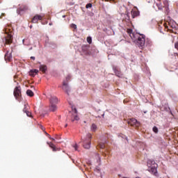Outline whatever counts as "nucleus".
Instances as JSON below:
<instances>
[{"label": "nucleus", "mask_w": 178, "mask_h": 178, "mask_svg": "<svg viewBox=\"0 0 178 178\" xmlns=\"http://www.w3.org/2000/svg\"><path fill=\"white\" fill-rule=\"evenodd\" d=\"M127 33L136 45H138V47H144L145 45V36L144 35L133 32L131 29H128Z\"/></svg>", "instance_id": "1"}, {"label": "nucleus", "mask_w": 178, "mask_h": 178, "mask_svg": "<svg viewBox=\"0 0 178 178\" xmlns=\"http://www.w3.org/2000/svg\"><path fill=\"white\" fill-rule=\"evenodd\" d=\"M147 167H148V171L149 173H152V175H154V176H156L158 175V164L155 163V161L154 160H148L147 161Z\"/></svg>", "instance_id": "2"}, {"label": "nucleus", "mask_w": 178, "mask_h": 178, "mask_svg": "<svg viewBox=\"0 0 178 178\" xmlns=\"http://www.w3.org/2000/svg\"><path fill=\"white\" fill-rule=\"evenodd\" d=\"M91 138V134H88L86 138H83V148L86 149H90L91 148V143L90 140Z\"/></svg>", "instance_id": "3"}, {"label": "nucleus", "mask_w": 178, "mask_h": 178, "mask_svg": "<svg viewBox=\"0 0 178 178\" xmlns=\"http://www.w3.org/2000/svg\"><path fill=\"white\" fill-rule=\"evenodd\" d=\"M157 1L154 2L153 8L155 10H162V3H161V0H156Z\"/></svg>", "instance_id": "4"}, {"label": "nucleus", "mask_w": 178, "mask_h": 178, "mask_svg": "<svg viewBox=\"0 0 178 178\" xmlns=\"http://www.w3.org/2000/svg\"><path fill=\"white\" fill-rule=\"evenodd\" d=\"M128 124L131 126H140V122L136 118H131L128 121Z\"/></svg>", "instance_id": "5"}, {"label": "nucleus", "mask_w": 178, "mask_h": 178, "mask_svg": "<svg viewBox=\"0 0 178 178\" xmlns=\"http://www.w3.org/2000/svg\"><path fill=\"white\" fill-rule=\"evenodd\" d=\"M12 34L7 33L6 37H5V38L3 39L5 44H10V42H12Z\"/></svg>", "instance_id": "6"}, {"label": "nucleus", "mask_w": 178, "mask_h": 178, "mask_svg": "<svg viewBox=\"0 0 178 178\" xmlns=\"http://www.w3.org/2000/svg\"><path fill=\"white\" fill-rule=\"evenodd\" d=\"M20 95H21L20 87L17 86L14 90V97H15L16 99H17V98H19Z\"/></svg>", "instance_id": "7"}, {"label": "nucleus", "mask_w": 178, "mask_h": 178, "mask_svg": "<svg viewBox=\"0 0 178 178\" xmlns=\"http://www.w3.org/2000/svg\"><path fill=\"white\" fill-rule=\"evenodd\" d=\"M62 88L66 94H69V92H70V87H69V85L65 81L63 82Z\"/></svg>", "instance_id": "8"}, {"label": "nucleus", "mask_w": 178, "mask_h": 178, "mask_svg": "<svg viewBox=\"0 0 178 178\" xmlns=\"http://www.w3.org/2000/svg\"><path fill=\"white\" fill-rule=\"evenodd\" d=\"M131 15H132V17H136V16H138L140 15V11H138L137 8L135 7L131 10Z\"/></svg>", "instance_id": "9"}, {"label": "nucleus", "mask_w": 178, "mask_h": 178, "mask_svg": "<svg viewBox=\"0 0 178 178\" xmlns=\"http://www.w3.org/2000/svg\"><path fill=\"white\" fill-rule=\"evenodd\" d=\"M58 102H59V100L58 99V97H56L55 96H51L50 97V104H53L54 105H56V104H58Z\"/></svg>", "instance_id": "10"}, {"label": "nucleus", "mask_w": 178, "mask_h": 178, "mask_svg": "<svg viewBox=\"0 0 178 178\" xmlns=\"http://www.w3.org/2000/svg\"><path fill=\"white\" fill-rule=\"evenodd\" d=\"M72 112L74 113V119L72 120V122H74V120H79L80 118L79 116H77V109L76 108L72 107Z\"/></svg>", "instance_id": "11"}, {"label": "nucleus", "mask_w": 178, "mask_h": 178, "mask_svg": "<svg viewBox=\"0 0 178 178\" xmlns=\"http://www.w3.org/2000/svg\"><path fill=\"white\" fill-rule=\"evenodd\" d=\"M41 19H42V16L38 15H35L32 19V23H37V22L41 20Z\"/></svg>", "instance_id": "12"}, {"label": "nucleus", "mask_w": 178, "mask_h": 178, "mask_svg": "<svg viewBox=\"0 0 178 178\" xmlns=\"http://www.w3.org/2000/svg\"><path fill=\"white\" fill-rule=\"evenodd\" d=\"M38 74V70H31L29 71V75L31 76L32 77H34V76H35V74Z\"/></svg>", "instance_id": "13"}, {"label": "nucleus", "mask_w": 178, "mask_h": 178, "mask_svg": "<svg viewBox=\"0 0 178 178\" xmlns=\"http://www.w3.org/2000/svg\"><path fill=\"white\" fill-rule=\"evenodd\" d=\"M58 109L56 104H51L49 111L50 112H55Z\"/></svg>", "instance_id": "14"}, {"label": "nucleus", "mask_w": 178, "mask_h": 178, "mask_svg": "<svg viewBox=\"0 0 178 178\" xmlns=\"http://www.w3.org/2000/svg\"><path fill=\"white\" fill-rule=\"evenodd\" d=\"M6 60H12V54L8 52L5 55Z\"/></svg>", "instance_id": "15"}, {"label": "nucleus", "mask_w": 178, "mask_h": 178, "mask_svg": "<svg viewBox=\"0 0 178 178\" xmlns=\"http://www.w3.org/2000/svg\"><path fill=\"white\" fill-rule=\"evenodd\" d=\"M48 145L53 149L54 152L56 151V147H55V145L52 143L47 142Z\"/></svg>", "instance_id": "16"}, {"label": "nucleus", "mask_w": 178, "mask_h": 178, "mask_svg": "<svg viewBox=\"0 0 178 178\" xmlns=\"http://www.w3.org/2000/svg\"><path fill=\"white\" fill-rule=\"evenodd\" d=\"M39 69L41 72H43V73H45V72H47V67L45 65H40L39 67Z\"/></svg>", "instance_id": "17"}, {"label": "nucleus", "mask_w": 178, "mask_h": 178, "mask_svg": "<svg viewBox=\"0 0 178 178\" xmlns=\"http://www.w3.org/2000/svg\"><path fill=\"white\" fill-rule=\"evenodd\" d=\"M95 156H96L97 165H100L101 164V157L99 156V154H96Z\"/></svg>", "instance_id": "18"}, {"label": "nucleus", "mask_w": 178, "mask_h": 178, "mask_svg": "<svg viewBox=\"0 0 178 178\" xmlns=\"http://www.w3.org/2000/svg\"><path fill=\"white\" fill-rule=\"evenodd\" d=\"M91 131H97V125L95 124H92L90 127Z\"/></svg>", "instance_id": "19"}, {"label": "nucleus", "mask_w": 178, "mask_h": 178, "mask_svg": "<svg viewBox=\"0 0 178 178\" xmlns=\"http://www.w3.org/2000/svg\"><path fill=\"white\" fill-rule=\"evenodd\" d=\"M26 94L29 95V97H33L34 95V92H33L31 90H28L26 91Z\"/></svg>", "instance_id": "20"}, {"label": "nucleus", "mask_w": 178, "mask_h": 178, "mask_svg": "<svg viewBox=\"0 0 178 178\" xmlns=\"http://www.w3.org/2000/svg\"><path fill=\"white\" fill-rule=\"evenodd\" d=\"M87 42H88V44H91L92 42V38L91 37H88Z\"/></svg>", "instance_id": "21"}, {"label": "nucleus", "mask_w": 178, "mask_h": 178, "mask_svg": "<svg viewBox=\"0 0 178 178\" xmlns=\"http://www.w3.org/2000/svg\"><path fill=\"white\" fill-rule=\"evenodd\" d=\"M70 27H71L72 29H74V30H76V29H77V25H76V24H72L70 25Z\"/></svg>", "instance_id": "22"}, {"label": "nucleus", "mask_w": 178, "mask_h": 178, "mask_svg": "<svg viewBox=\"0 0 178 178\" xmlns=\"http://www.w3.org/2000/svg\"><path fill=\"white\" fill-rule=\"evenodd\" d=\"M115 74H116V76H118V77H120L122 76V74H120V72L118 70L115 71Z\"/></svg>", "instance_id": "23"}, {"label": "nucleus", "mask_w": 178, "mask_h": 178, "mask_svg": "<svg viewBox=\"0 0 178 178\" xmlns=\"http://www.w3.org/2000/svg\"><path fill=\"white\" fill-rule=\"evenodd\" d=\"M86 9H90V8H92V4L91 3H89L86 5Z\"/></svg>", "instance_id": "24"}, {"label": "nucleus", "mask_w": 178, "mask_h": 178, "mask_svg": "<svg viewBox=\"0 0 178 178\" xmlns=\"http://www.w3.org/2000/svg\"><path fill=\"white\" fill-rule=\"evenodd\" d=\"M153 131H154V133H158V131H159V130H158V127H153Z\"/></svg>", "instance_id": "25"}, {"label": "nucleus", "mask_w": 178, "mask_h": 178, "mask_svg": "<svg viewBox=\"0 0 178 178\" xmlns=\"http://www.w3.org/2000/svg\"><path fill=\"white\" fill-rule=\"evenodd\" d=\"M25 113L26 114V116H28V118H31V113H30L29 111H26Z\"/></svg>", "instance_id": "26"}, {"label": "nucleus", "mask_w": 178, "mask_h": 178, "mask_svg": "<svg viewBox=\"0 0 178 178\" xmlns=\"http://www.w3.org/2000/svg\"><path fill=\"white\" fill-rule=\"evenodd\" d=\"M28 111H27V106L25 104L24 105V108L23 109V113H26V112H27Z\"/></svg>", "instance_id": "27"}, {"label": "nucleus", "mask_w": 178, "mask_h": 178, "mask_svg": "<svg viewBox=\"0 0 178 178\" xmlns=\"http://www.w3.org/2000/svg\"><path fill=\"white\" fill-rule=\"evenodd\" d=\"M72 147L74 148L75 151H77V148H79V145L77 144L72 145Z\"/></svg>", "instance_id": "28"}, {"label": "nucleus", "mask_w": 178, "mask_h": 178, "mask_svg": "<svg viewBox=\"0 0 178 178\" xmlns=\"http://www.w3.org/2000/svg\"><path fill=\"white\" fill-rule=\"evenodd\" d=\"M175 47L176 48V49H178V42L175 43Z\"/></svg>", "instance_id": "29"}, {"label": "nucleus", "mask_w": 178, "mask_h": 178, "mask_svg": "<svg viewBox=\"0 0 178 178\" xmlns=\"http://www.w3.org/2000/svg\"><path fill=\"white\" fill-rule=\"evenodd\" d=\"M81 51H82V53L83 54L84 53V45H82Z\"/></svg>", "instance_id": "30"}, {"label": "nucleus", "mask_w": 178, "mask_h": 178, "mask_svg": "<svg viewBox=\"0 0 178 178\" xmlns=\"http://www.w3.org/2000/svg\"><path fill=\"white\" fill-rule=\"evenodd\" d=\"M45 134H47V136H48V137H49V138H50V140H51V136H49V134H48L47 132H45Z\"/></svg>", "instance_id": "31"}, {"label": "nucleus", "mask_w": 178, "mask_h": 178, "mask_svg": "<svg viewBox=\"0 0 178 178\" xmlns=\"http://www.w3.org/2000/svg\"><path fill=\"white\" fill-rule=\"evenodd\" d=\"M99 147H100V148H104L105 146H104V145H102V144H100Z\"/></svg>", "instance_id": "32"}, {"label": "nucleus", "mask_w": 178, "mask_h": 178, "mask_svg": "<svg viewBox=\"0 0 178 178\" xmlns=\"http://www.w3.org/2000/svg\"><path fill=\"white\" fill-rule=\"evenodd\" d=\"M70 75H68L67 76V78H66V80H69V79H70Z\"/></svg>", "instance_id": "33"}, {"label": "nucleus", "mask_w": 178, "mask_h": 178, "mask_svg": "<svg viewBox=\"0 0 178 178\" xmlns=\"http://www.w3.org/2000/svg\"><path fill=\"white\" fill-rule=\"evenodd\" d=\"M31 59H33V60H35V57L31 56Z\"/></svg>", "instance_id": "34"}, {"label": "nucleus", "mask_w": 178, "mask_h": 178, "mask_svg": "<svg viewBox=\"0 0 178 178\" xmlns=\"http://www.w3.org/2000/svg\"><path fill=\"white\" fill-rule=\"evenodd\" d=\"M149 3H151L152 2V0H147Z\"/></svg>", "instance_id": "35"}, {"label": "nucleus", "mask_w": 178, "mask_h": 178, "mask_svg": "<svg viewBox=\"0 0 178 178\" xmlns=\"http://www.w3.org/2000/svg\"><path fill=\"white\" fill-rule=\"evenodd\" d=\"M51 140H53V141H55V139L54 138H51Z\"/></svg>", "instance_id": "36"}, {"label": "nucleus", "mask_w": 178, "mask_h": 178, "mask_svg": "<svg viewBox=\"0 0 178 178\" xmlns=\"http://www.w3.org/2000/svg\"><path fill=\"white\" fill-rule=\"evenodd\" d=\"M23 44H24V40H22Z\"/></svg>", "instance_id": "37"}, {"label": "nucleus", "mask_w": 178, "mask_h": 178, "mask_svg": "<svg viewBox=\"0 0 178 178\" xmlns=\"http://www.w3.org/2000/svg\"><path fill=\"white\" fill-rule=\"evenodd\" d=\"M65 127H67V124H65Z\"/></svg>", "instance_id": "38"}, {"label": "nucleus", "mask_w": 178, "mask_h": 178, "mask_svg": "<svg viewBox=\"0 0 178 178\" xmlns=\"http://www.w3.org/2000/svg\"><path fill=\"white\" fill-rule=\"evenodd\" d=\"M164 3H168V1H164Z\"/></svg>", "instance_id": "39"}, {"label": "nucleus", "mask_w": 178, "mask_h": 178, "mask_svg": "<svg viewBox=\"0 0 178 178\" xmlns=\"http://www.w3.org/2000/svg\"><path fill=\"white\" fill-rule=\"evenodd\" d=\"M49 26H52V24L50 23V24H49Z\"/></svg>", "instance_id": "40"}, {"label": "nucleus", "mask_w": 178, "mask_h": 178, "mask_svg": "<svg viewBox=\"0 0 178 178\" xmlns=\"http://www.w3.org/2000/svg\"><path fill=\"white\" fill-rule=\"evenodd\" d=\"M63 17H65V15H63Z\"/></svg>", "instance_id": "41"}, {"label": "nucleus", "mask_w": 178, "mask_h": 178, "mask_svg": "<svg viewBox=\"0 0 178 178\" xmlns=\"http://www.w3.org/2000/svg\"><path fill=\"white\" fill-rule=\"evenodd\" d=\"M30 49H33V48L31 47Z\"/></svg>", "instance_id": "42"}]
</instances>
